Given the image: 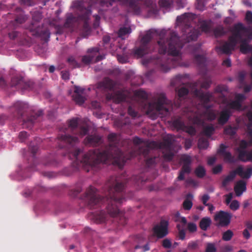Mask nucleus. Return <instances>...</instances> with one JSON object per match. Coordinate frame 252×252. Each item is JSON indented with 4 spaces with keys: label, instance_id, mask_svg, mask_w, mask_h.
<instances>
[{
    "label": "nucleus",
    "instance_id": "obj_1",
    "mask_svg": "<svg viewBox=\"0 0 252 252\" xmlns=\"http://www.w3.org/2000/svg\"><path fill=\"white\" fill-rule=\"evenodd\" d=\"M192 19L193 15L189 13H185L177 17V22L183 26L181 39L173 31L163 30L160 32V38L158 41L160 57L155 63L163 72H167L178 65L180 63L181 50L184 44L196 40L200 34L199 29L190 26Z\"/></svg>",
    "mask_w": 252,
    "mask_h": 252
},
{
    "label": "nucleus",
    "instance_id": "obj_2",
    "mask_svg": "<svg viewBox=\"0 0 252 252\" xmlns=\"http://www.w3.org/2000/svg\"><path fill=\"white\" fill-rule=\"evenodd\" d=\"M108 140L109 144L103 150H90L83 154L82 158H80L79 156L83 153V151L81 149L76 148L72 153L73 156L84 165L91 167L95 166L99 163L105 162L107 160L112 161L114 164L121 166L126 160L130 159L136 155L146 157L149 153L150 150L157 146V143L155 141L143 142L141 139L135 137L133 139V143L136 150L132 151L129 156L126 158L118 147L120 140L118 134L115 133H110L108 135Z\"/></svg>",
    "mask_w": 252,
    "mask_h": 252
},
{
    "label": "nucleus",
    "instance_id": "obj_3",
    "mask_svg": "<svg viewBox=\"0 0 252 252\" xmlns=\"http://www.w3.org/2000/svg\"><path fill=\"white\" fill-rule=\"evenodd\" d=\"M96 190H86L81 199L86 202L91 207L99 206L106 202V208L107 213L101 210L94 216L98 222H103L107 220L108 215L112 217H123V214L120 212L119 207L126 200L125 190H106L105 196L102 197L97 194Z\"/></svg>",
    "mask_w": 252,
    "mask_h": 252
},
{
    "label": "nucleus",
    "instance_id": "obj_4",
    "mask_svg": "<svg viewBox=\"0 0 252 252\" xmlns=\"http://www.w3.org/2000/svg\"><path fill=\"white\" fill-rule=\"evenodd\" d=\"M116 1L128 7V10L134 15L141 13V7L149 8L156 4L153 0H89V6L86 7L83 0H76L73 2L72 7L80 12L78 19L83 23V28L85 31L90 29L89 20L91 14V6L98 4L104 10L111 7Z\"/></svg>",
    "mask_w": 252,
    "mask_h": 252
},
{
    "label": "nucleus",
    "instance_id": "obj_5",
    "mask_svg": "<svg viewBox=\"0 0 252 252\" xmlns=\"http://www.w3.org/2000/svg\"><path fill=\"white\" fill-rule=\"evenodd\" d=\"M134 94L144 101L143 108L147 114L149 115L152 119H156L159 113L166 115L172 108V101L168 100L163 93L158 94L155 101L152 102L146 101L148 98V94L142 89L135 91Z\"/></svg>",
    "mask_w": 252,
    "mask_h": 252
},
{
    "label": "nucleus",
    "instance_id": "obj_6",
    "mask_svg": "<svg viewBox=\"0 0 252 252\" xmlns=\"http://www.w3.org/2000/svg\"><path fill=\"white\" fill-rule=\"evenodd\" d=\"M237 25H241L239 30V36H237V43L240 42V51L244 54L252 51V45L248 44L252 40V30L250 27H246L241 23H238Z\"/></svg>",
    "mask_w": 252,
    "mask_h": 252
},
{
    "label": "nucleus",
    "instance_id": "obj_7",
    "mask_svg": "<svg viewBox=\"0 0 252 252\" xmlns=\"http://www.w3.org/2000/svg\"><path fill=\"white\" fill-rule=\"evenodd\" d=\"M155 33L152 30H150L143 35L141 40L140 46L133 50V55L137 58H141L144 55L151 53L154 50L153 45L151 41Z\"/></svg>",
    "mask_w": 252,
    "mask_h": 252
},
{
    "label": "nucleus",
    "instance_id": "obj_8",
    "mask_svg": "<svg viewBox=\"0 0 252 252\" xmlns=\"http://www.w3.org/2000/svg\"><path fill=\"white\" fill-rule=\"evenodd\" d=\"M241 25L235 24L231 31L232 34L228 38V42H226L221 46L218 48L222 52L225 54H229L234 49L237 44V36H239V30Z\"/></svg>",
    "mask_w": 252,
    "mask_h": 252
},
{
    "label": "nucleus",
    "instance_id": "obj_9",
    "mask_svg": "<svg viewBox=\"0 0 252 252\" xmlns=\"http://www.w3.org/2000/svg\"><path fill=\"white\" fill-rule=\"evenodd\" d=\"M236 175L243 179H249L252 175V167L248 168L244 171L242 166H239L235 170L230 172L229 174L224 178L222 182V186L224 187L229 183L232 182Z\"/></svg>",
    "mask_w": 252,
    "mask_h": 252
},
{
    "label": "nucleus",
    "instance_id": "obj_10",
    "mask_svg": "<svg viewBox=\"0 0 252 252\" xmlns=\"http://www.w3.org/2000/svg\"><path fill=\"white\" fill-rule=\"evenodd\" d=\"M190 120L194 124L197 125H203L204 123V120L207 119L208 120L212 121L216 119L217 115L212 110L206 109L204 111L199 110L195 112L192 117L191 116Z\"/></svg>",
    "mask_w": 252,
    "mask_h": 252
},
{
    "label": "nucleus",
    "instance_id": "obj_11",
    "mask_svg": "<svg viewBox=\"0 0 252 252\" xmlns=\"http://www.w3.org/2000/svg\"><path fill=\"white\" fill-rule=\"evenodd\" d=\"M79 119L73 118L68 121V129L71 131L73 134L83 137L86 135L89 131V127L87 125H80L78 124Z\"/></svg>",
    "mask_w": 252,
    "mask_h": 252
},
{
    "label": "nucleus",
    "instance_id": "obj_12",
    "mask_svg": "<svg viewBox=\"0 0 252 252\" xmlns=\"http://www.w3.org/2000/svg\"><path fill=\"white\" fill-rule=\"evenodd\" d=\"M169 222L164 219H161L160 222L153 228V235L158 239H162L168 234Z\"/></svg>",
    "mask_w": 252,
    "mask_h": 252
},
{
    "label": "nucleus",
    "instance_id": "obj_13",
    "mask_svg": "<svg viewBox=\"0 0 252 252\" xmlns=\"http://www.w3.org/2000/svg\"><path fill=\"white\" fill-rule=\"evenodd\" d=\"M58 144L60 148H64L69 146H73L79 142L78 138L75 136L70 135L64 132L63 134H59L58 136Z\"/></svg>",
    "mask_w": 252,
    "mask_h": 252
},
{
    "label": "nucleus",
    "instance_id": "obj_14",
    "mask_svg": "<svg viewBox=\"0 0 252 252\" xmlns=\"http://www.w3.org/2000/svg\"><path fill=\"white\" fill-rule=\"evenodd\" d=\"M232 217V214L228 212L220 211L216 213L214 220L218 222L217 225L221 227L228 226Z\"/></svg>",
    "mask_w": 252,
    "mask_h": 252
},
{
    "label": "nucleus",
    "instance_id": "obj_15",
    "mask_svg": "<svg viewBox=\"0 0 252 252\" xmlns=\"http://www.w3.org/2000/svg\"><path fill=\"white\" fill-rule=\"evenodd\" d=\"M126 183V181L121 177L112 176L107 180L106 185L108 189H124Z\"/></svg>",
    "mask_w": 252,
    "mask_h": 252
},
{
    "label": "nucleus",
    "instance_id": "obj_16",
    "mask_svg": "<svg viewBox=\"0 0 252 252\" xmlns=\"http://www.w3.org/2000/svg\"><path fill=\"white\" fill-rule=\"evenodd\" d=\"M85 145L96 147L102 143V137L96 134L89 135L84 139Z\"/></svg>",
    "mask_w": 252,
    "mask_h": 252
},
{
    "label": "nucleus",
    "instance_id": "obj_17",
    "mask_svg": "<svg viewBox=\"0 0 252 252\" xmlns=\"http://www.w3.org/2000/svg\"><path fill=\"white\" fill-rule=\"evenodd\" d=\"M232 115V111L229 109L224 108L219 113L218 123L220 126H223L227 123Z\"/></svg>",
    "mask_w": 252,
    "mask_h": 252
},
{
    "label": "nucleus",
    "instance_id": "obj_18",
    "mask_svg": "<svg viewBox=\"0 0 252 252\" xmlns=\"http://www.w3.org/2000/svg\"><path fill=\"white\" fill-rule=\"evenodd\" d=\"M194 94L199 97L205 105L213 99V94L212 93L209 92L204 93L202 90L197 89L194 90Z\"/></svg>",
    "mask_w": 252,
    "mask_h": 252
},
{
    "label": "nucleus",
    "instance_id": "obj_19",
    "mask_svg": "<svg viewBox=\"0 0 252 252\" xmlns=\"http://www.w3.org/2000/svg\"><path fill=\"white\" fill-rule=\"evenodd\" d=\"M98 88L105 91H112L114 89L116 83L112 79L108 77L105 78L102 81L98 83Z\"/></svg>",
    "mask_w": 252,
    "mask_h": 252
},
{
    "label": "nucleus",
    "instance_id": "obj_20",
    "mask_svg": "<svg viewBox=\"0 0 252 252\" xmlns=\"http://www.w3.org/2000/svg\"><path fill=\"white\" fill-rule=\"evenodd\" d=\"M42 110H39L36 113L34 114H32L30 117H28L26 119H24L23 124L28 127H31V126L35 122V120L37 119V118L38 117L42 115Z\"/></svg>",
    "mask_w": 252,
    "mask_h": 252
},
{
    "label": "nucleus",
    "instance_id": "obj_21",
    "mask_svg": "<svg viewBox=\"0 0 252 252\" xmlns=\"http://www.w3.org/2000/svg\"><path fill=\"white\" fill-rule=\"evenodd\" d=\"M99 52V49L97 47H94L88 49V53L93 54L92 55L84 56L82 58V61L85 64L91 63L95 55Z\"/></svg>",
    "mask_w": 252,
    "mask_h": 252
},
{
    "label": "nucleus",
    "instance_id": "obj_22",
    "mask_svg": "<svg viewBox=\"0 0 252 252\" xmlns=\"http://www.w3.org/2000/svg\"><path fill=\"white\" fill-rule=\"evenodd\" d=\"M180 161L183 163L182 168L184 170H191L190 164L191 163V158L188 155H183L180 158Z\"/></svg>",
    "mask_w": 252,
    "mask_h": 252
},
{
    "label": "nucleus",
    "instance_id": "obj_23",
    "mask_svg": "<svg viewBox=\"0 0 252 252\" xmlns=\"http://www.w3.org/2000/svg\"><path fill=\"white\" fill-rule=\"evenodd\" d=\"M13 106L17 111L18 114L22 115V112L28 108V104L25 102L18 101L14 103Z\"/></svg>",
    "mask_w": 252,
    "mask_h": 252
},
{
    "label": "nucleus",
    "instance_id": "obj_24",
    "mask_svg": "<svg viewBox=\"0 0 252 252\" xmlns=\"http://www.w3.org/2000/svg\"><path fill=\"white\" fill-rule=\"evenodd\" d=\"M211 224V220L209 217L203 218L200 221L199 226L203 231H206Z\"/></svg>",
    "mask_w": 252,
    "mask_h": 252
},
{
    "label": "nucleus",
    "instance_id": "obj_25",
    "mask_svg": "<svg viewBox=\"0 0 252 252\" xmlns=\"http://www.w3.org/2000/svg\"><path fill=\"white\" fill-rule=\"evenodd\" d=\"M193 195L190 193H188L183 203V207L186 210H189L192 206V200Z\"/></svg>",
    "mask_w": 252,
    "mask_h": 252
},
{
    "label": "nucleus",
    "instance_id": "obj_26",
    "mask_svg": "<svg viewBox=\"0 0 252 252\" xmlns=\"http://www.w3.org/2000/svg\"><path fill=\"white\" fill-rule=\"evenodd\" d=\"M238 153V158L243 162L250 161V152L246 150L236 151Z\"/></svg>",
    "mask_w": 252,
    "mask_h": 252
},
{
    "label": "nucleus",
    "instance_id": "obj_27",
    "mask_svg": "<svg viewBox=\"0 0 252 252\" xmlns=\"http://www.w3.org/2000/svg\"><path fill=\"white\" fill-rule=\"evenodd\" d=\"M227 91L226 87L224 86L219 85L215 89L216 93L219 94V96L221 97V102L226 103L227 101L226 97L222 94L223 92Z\"/></svg>",
    "mask_w": 252,
    "mask_h": 252
},
{
    "label": "nucleus",
    "instance_id": "obj_28",
    "mask_svg": "<svg viewBox=\"0 0 252 252\" xmlns=\"http://www.w3.org/2000/svg\"><path fill=\"white\" fill-rule=\"evenodd\" d=\"M225 103L226 104V106L225 108L229 109L230 110L231 109L235 110H240L241 109L242 104L235 100L230 102H227V101Z\"/></svg>",
    "mask_w": 252,
    "mask_h": 252
},
{
    "label": "nucleus",
    "instance_id": "obj_29",
    "mask_svg": "<svg viewBox=\"0 0 252 252\" xmlns=\"http://www.w3.org/2000/svg\"><path fill=\"white\" fill-rule=\"evenodd\" d=\"M110 98H113L118 102H121L122 101H125L126 98V95L122 92H118L114 94H111L110 95Z\"/></svg>",
    "mask_w": 252,
    "mask_h": 252
},
{
    "label": "nucleus",
    "instance_id": "obj_30",
    "mask_svg": "<svg viewBox=\"0 0 252 252\" xmlns=\"http://www.w3.org/2000/svg\"><path fill=\"white\" fill-rule=\"evenodd\" d=\"M215 128L212 124L204 126L203 128V134L207 137H210L214 133Z\"/></svg>",
    "mask_w": 252,
    "mask_h": 252
},
{
    "label": "nucleus",
    "instance_id": "obj_31",
    "mask_svg": "<svg viewBox=\"0 0 252 252\" xmlns=\"http://www.w3.org/2000/svg\"><path fill=\"white\" fill-rule=\"evenodd\" d=\"M172 125L177 130H183L186 125L180 118L175 119L172 121Z\"/></svg>",
    "mask_w": 252,
    "mask_h": 252
},
{
    "label": "nucleus",
    "instance_id": "obj_32",
    "mask_svg": "<svg viewBox=\"0 0 252 252\" xmlns=\"http://www.w3.org/2000/svg\"><path fill=\"white\" fill-rule=\"evenodd\" d=\"M23 77L20 76H16L12 78L11 81V85L12 87H14L16 89H19L22 82L23 81Z\"/></svg>",
    "mask_w": 252,
    "mask_h": 252
},
{
    "label": "nucleus",
    "instance_id": "obj_33",
    "mask_svg": "<svg viewBox=\"0 0 252 252\" xmlns=\"http://www.w3.org/2000/svg\"><path fill=\"white\" fill-rule=\"evenodd\" d=\"M194 61L200 67L206 66V58L204 55H195L194 56Z\"/></svg>",
    "mask_w": 252,
    "mask_h": 252
},
{
    "label": "nucleus",
    "instance_id": "obj_34",
    "mask_svg": "<svg viewBox=\"0 0 252 252\" xmlns=\"http://www.w3.org/2000/svg\"><path fill=\"white\" fill-rule=\"evenodd\" d=\"M200 29L202 32L206 33H209L211 32V24L210 21H203L200 24Z\"/></svg>",
    "mask_w": 252,
    "mask_h": 252
},
{
    "label": "nucleus",
    "instance_id": "obj_35",
    "mask_svg": "<svg viewBox=\"0 0 252 252\" xmlns=\"http://www.w3.org/2000/svg\"><path fill=\"white\" fill-rule=\"evenodd\" d=\"M213 33L216 37H219L225 35L226 32L223 26H219L214 29Z\"/></svg>",
    "mask_w": 252,
    "mask_h": 252
},
{
    "label": "nucleus",
    "instance_id": "obj_36",
    "mask_svg": "<svg viewBox=\"0 0 252 252\" xmlns=\"http://www.w3.org/2000/svg\"><path fill=\"white\" fill-rule=\"evenodd\" d=\"M206 172L205 168L201 165L197 166L194 171L195 175L199 178L204 177L206 175Z\"/></svg>",
    "mask_w": 252,
    "mask_h": 252
},
{
    "label": "nucleus",
    "instance_id": "obj_37",
    "mask_svg": "<svg viewBox=\"0 0 252 252\" xmlns=\"http://www.w3.org/2000/svg\"><path fill=\"white\" fill-rule=\"evenodd\" d=\"M72 98L76 103L80 105L83 104L86 99L85 97L83 96V94H73Z\"/></svg>",
    "mask_w": 252,
    "mask_h": 252
},
{
    "label": "nucleus",
    "instance_id": "obj_38",
    "mask_svg": "<svg viewBox=\"0 0 252 252\" xmlns=\"http://www.w3.org/2000/svg\"><path fill=\"white\" fill-rule=\"evenodd\" d=\"M171 141L168 139H164L163 141L160 144V147L165 151L170 150L172 148Z\"/></svg>",
    "mask_w": 252,
    "mask_h": 252
},
{
    "label": "nucleus",
    "instance_id": "obj_39",
    "mask_svg": "<svg viewBox=\"0 0 252 252\" xmlns=\"http://www.w3.org/2000/svg\"><path fill=\"white\" fill-rule=\"evenodd\" d=\"M131 32L130 28L123 27L121 28L118 32V36L123 39V36Z\"/></svg>",
    "mask_w": 252,
    "mask_h": 252
},
{
    "label": "nucleus",
    "instance_id": "obj_40",
    "mask_svg": "<svg viewBox=\"0 0 252 252\" xmlns=\"http://www.w3.org/2000/svg\"><path fill=\"white\" fill-rule=\"evenodd\" d=\"M233 235L234 234L232 231L228 229L222 233V239L225 241H230L232 239Z\"/></svg>",
    "mask_w": 252,
    "mask_h": 252
},
{
    "label": "nucleus",
    "instance_id": "obj_41",
    "mask_svg": "<svg viewBox=\"0 0 252 252\" xmlns=\"http://www.w3.org/2000/svg\"><path fill=\"white\" fill-rule=\"evenodd\" d=\"M222 156L223 157L224 160L226 162L234 163L236 161L235 158L229 152L224 153Z\"/></svg>",
    "mask_w": 252,
    "mask_h": 252
},
{
    "label": "nucleus",
    "instance_id": "obj_42",
    "mask_svg": "<svg viewBox=\"0 0 252 252\" xmlns=\"http://www.w3.org/2000/svg\"><path fill=\"white\" fill-rule=\"evenodd\" d=\"M33 83L31 81L25 82L24 80L19 89L22 90H30L33 87Z\"/></svg>",
    "mask_w": 252,
    "mask_h": 252
},
{
    "label": "nucleus",
    "instance_id": "obj_43",
    "mask_svg": "<svg viewBox=\"0 0 252 252\" xmlns=\"http://www.w3.org/2000/svg\"><path fill=\"white\" fill-rule=\"evenodd\" d=\"M163 154V158L167 161H171L174 157V154L172 152L171 150L164 151Z\"/></svg>",
    "mask_w": 252,
    "mask_h": 252
},
{
    "label": "nucleus",
    "instance_id": "obj_44",
    "mask_svg": "<svg viewBox=\"0 0 252 252\" xmlns=\"http://www.w3.org/2000/svg\"><path fill=\"white\" fill-rule=\"evenodd\" d=\"M76 20V18L73 16V15L70 14L69 16H68L65 22L64 26L66 27L69 28L71 27L73 23Z\"/></svg>",
    "mask_w": 252,
    "mask_h": 252
},
{
    "label": "nucleus",
    "instance_id": "obj_45",
    "mask_svg": "<svg viewBox=\"0 0 252 252\" xmlns=\"http://www.w3.org/2000/svg\"><path fill=\"white\" fill-rule=\"evenodd\" d=\"M212 81L209 77H204L203 82L200 84L201 88L208 89L211 86Z\"/></svg>",
    "mask_w": 252,
    "mask_h": 252
},
{
    "label": "nucleus",
    "instance_id": "obj_46",
    "mask_svg": "<svg viewBox=\"0 0 252 252\" xmlns=\"http://www.w3.org/2000/svg\"><path fill=\"white\" fill-rule=\"evenodd\" d=\"M177 92L178 96L179 98H181L185 95H187L189 93V90L185 87H182L178 90H176Z\"/></svg>",
    "mask_w": 252,
    "mask_h": 252
},
{
    "label": "nucleus",
    "instance_id": "obj_47",
    "mask_svg": "<svg viewBox=\"0 0 252 252\" xmlns=\"http://www.w3.org/2000/svg\"><path fill=\"white\" fill-rule=\"evenodd\" d=\"M183 131L192 136L195 135L196 132L195 128L193 126H185V128H184Z\"/></svg>",
    "mask_w": 252,
    "mask_h": 252
},
{
    "label": "nucleus",
    "instance_id": "obj_48",
    "mask_svg": "<svg viewBox=\"0 0 252 252\" xmlns=\"http://www.w3.org/2000/svg\"><path fill=\"white\" fill-rule=\"evenodd\" d=\"M209 145L208 141L205 139H199L198 140V147L199 149H206Z\"/></svg>",
    "mask_w": 252,
    "mask_h": 252
},
{
    "label": "nucleus",
    "instance_id": "obj_49",
    "mask_svg": "<svg viewBox=\"0 0 252 252\" xmlns=\"http://www.w3.org/2000/svg\"><path fill=\"white\" fill-rule=\"evenodd\" d=\"M172 3V0H159L158 2L159 6L164 8H169Z\"/></svg>",
    "mask_w": 252,
    "mask_h": 252
},
{
    "label": "nucleus",
    "instance_id": "obj_50",
    "mask_svg": "<svg viewBox=\"0 0 252 252\" xmlns=\"http://www.w3.org/2000/svg\"><path fill=\"white\" fill-rule=\"evenodd\" d=\"M67 62L69 64L72 66V68L79 67V64L76 62L73 57H70L67 59Z\"/></svg>",
    "mask_w": 252,
    "mask_h": 252
},
{
    "label": "nucleus",
    "instance_id": "obj_51",
    "mask_svg": "<svg viewBox=\"0 0 252 252\" xmlns=\"http://www.w3.org/2000/svg\"><path fill=\"white\" fill-rule=\"evenodd\" d=\"M149 155V154L146 156L144 157L145 158V160L146 165L147 167H150L152 166L153 165H154L156 162V158H147V156Z\"/></svg>",
    "mask_w": 252,
    "mask_h": 252
},
{
    "label": "nucleus",
    "instance_id": "obj_52",
    "mask_svg": "<svg viewBox=\"0 0 252 252\" xmlns=\"http://www.w3.org/2000/svg\"><path fill=\"white\" fill-rule=\"evenodd\" d=\"M158 10L157 8L156 4L149 8L148 11V14L149 16H156L158 14Z\"/></svg>",
    "mask_w": 252,
    "mask_h": 252
},
{
    "label": "nucleus",
    "instance_id": "obj_53",
    "mask_svg": "<svg viewBox=\"0 0 252 252\" xmlns=\"http://www.w3.org/2000/svg\"><path fill=\"white\" fill-rule=\"evenodd\" d=\"M234 189H246V182L243 180L237 182Z\"/></svg>",
    "mask_w": 252,
    "mask_h": 252
},
{
    "label": "nucleus",
    "instance_id": "obj_54",
    "mask_svg": "<svg viewBox=\"0 0 252 252\" xmlns=\"http://www.w3.org/2000/svg\"><path fill=\"white\" fill-rule=\"evenodd\" d=\"M240 207V203L238 201L236 200H233L230 203L229 208L232 211H236Z\"/></svg>",
    "mask_w": 252,
    "mask_h": 252
},
{
    "label": "nucleus",
    "instance_id": "obj_55",
    "mask_svg": "<svg viewBox=\"0 0 252 252\" xmlns=\"http://www.w3.org/2000/svg\"><path fill=\"white\" fill-rule=\"evenodd\" d=\"M224 131L225 134L230 136H234L236 133V129L231 126H228L225 128Z\"/></svg>",
    "mask_w": 252,
    "mask_h": 252
},
{
    "label": "nucleus",
    "instance_id": "obj_56",
    "mask_svg": "<svg viewBox=\"0 0 252 252\" xmlns=\"http://www.w3.org/2000/svg\"><path fill=\"white\" fill-rule=\"evenodd\" d=\"M188 248L191 250L197 249L198 248V241L189 242L188 245Z\"/></svg>",
    "mask_w": 252,
    "mask_h": 252
},
{
    "label": "nucleus",
    "instance_id": "obj_57",
    "mask_svg": "<svg viewBox=\"0 0 252 252\" xmlns=\"http://www.w3.org/2000/svg\"><path fill=\"white\" fill-rule=\"evenodd\" d=\"M217 249L213 243H209L207 244L205 252H216Z\"/></svg>",
    "mask_w": 252,
    "mask_h": 252
},
{
    "label": "nucleus",
    "instance_id": "obj_58",
    "mask_svg": "<svg viewBox=\"0 0 252 252\" xmlns=\"http://www.w3.org/2000/svg\"><path fill=\"white\" fill-rule=\"evenodd\" d=\"M248 146V142L245 140H242L240 142L239 146L236 149V151L246 150V149Z\"/></svg>",
    "mask_w": 252,
    "mask_h": 252
},
{
    "label": "nucleus",
    "instance_id": "obj_59",
    "mask_svg": "<svg viewBox=\"0 0 252 252\" xmlns=\"http://www.w3.org/2000/svg\"><path fill=\"white\" fill-rule=\"evenodd\" d=\"M197 229V225L193 222H189L188 224V229L190 233H193L196 231Z\"/></svg>",
    "mask_w": 252,
    "mask_h": 252
},
{
    "label": "nucleus",
    "instance_id": "obj_60",
    "mask_svg": "<svg viewBox=\"0 0 252 252\" xmlns=\"http://www.w3.org/2000/svg\"><path fill=\"white\" fill-rule=\"evenodd\" d=\"M190 170H189L188 171H186L183 169V168L182 167L177 178L178 180L180 181L184 180L185 179V174H189L190 172Z\"/></svg>",
    "mask_w": 252,
    "mask_h": 252
},
{
    "label": "nucleus",
    "instance_id": "obj_61",
    "mask_svg": "<svg viewBox=\"0 0 252 252\" xmlns=\"http://www.w3.org/2000/svg\"><path fill=\"white\" fill-rule=\"evenodd\" d=\"M27 19L26 15L21 14L16 17L15 21L18 23L22 24L26 21Z\"/></svg>",
    "mask_w": 252,
    "mask_h": 252
},
{
    "label": "nucleus",
    "instance_id": "obj_62",
    "mask_svg": "<svg viewBox=\"0 0 252 252\" xmlns=\"http://www.w3.org/2000/svg\"><path fill=\"white\" fill-rule=\"evenodd\" d=\"M162 245L165 249H169L171 247L172 244L169 239L166 238L162 241Z\"/></svg>",
    "mask_w": 252,
    "mask_h": 252
},
{
    "label": "nucleus",
    "instance_id": "obj_63",
    "mask_svg": "<svg viewBox=\"0 0 252 252\" xmlns=\"http://www.w3.org/2000/svg\"><path fill=\"white\" fill-rule=\"evenodd\" d=\"M235 100L238 101L239 103H242V102L244 100L246 97L245 95L242 94H237L235 95Z\"/></svg>",
    "mask_w": 252,
    "mask_h": 252
},
{
    "label": "nucleus",
    "instance_id": "obj_64",
    "mask_svg": "<svg viewBox=\"0 0 252 252\" xmlns=\"http://www.w3.org/2000/svg\"><path fill=\"white\" fill-rule=\"evenodd\" d=\"M245 19L247 23L249 24H252V12L248 11L246 12Z\"/></svg>",
    "mask_w": 252,
    "mask_h": 252
}]
</instances>
